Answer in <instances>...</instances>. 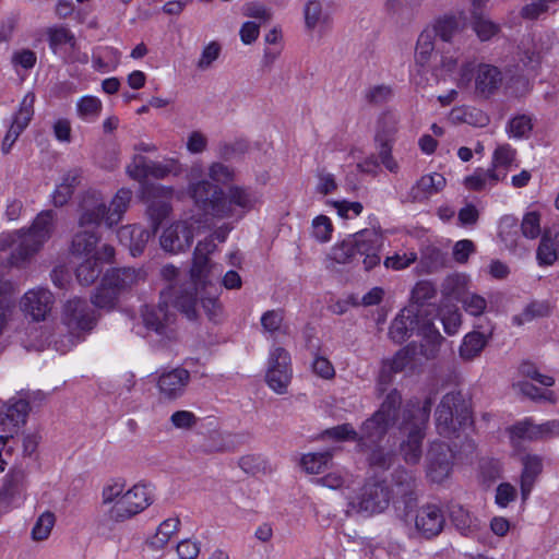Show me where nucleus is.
I'll return each instance as SVG.
<instances>
[{"label": "nucleus", "instance_id": "nucleus-1", "mask_svg": "<svg viewBox=\"0 0 559 559\" xmlns=\"http://www.w3.org/2000/svg\"><path fill=\"white\" fill-rule=\"evenodd\" d=\"M160 276L166 286L160 290V298L173 306L188 320L199 318V306L210 321L219 322L223 319V305L216 294L209 287L187 276H182L178 267L166 264L160 269Z\"/></svg>", "mask_w": 559, "mask_h": 559}, {"label": "nucleus", "instance_id": "nucleus-2", "mask_svg": "<svg viewBox=\"0 0 559 559\" xmlns=\"http://www.w3.org/2000/svg\"><path fill=\"white\" fill-rule=\"evenodd\" d=\"M402 401L400 391L393 389L385 395L379 408L361 424L359 432L350 424H343L328 429L325 433L338 441H357L360 450L368 443L378 444L397 423Z\"/></svg>", "mask_w": 559, "mask_h": 559}, {"label": "nucleus", "instance_id": "nucleus-3", "mask_svg": "<svg viewBox=\"0 0 559 559\" xmlns=\"http://www.w3.org/2000/svg\"><path fill=\"white\" fill-rule=\"evenodd\" d=\"M189 194L201 211L217 218L231 216L234 206L248 212L259 202L258 194L249 188L231 186L225 193L209 180L191 183Z\"/></svg>", "mask_w": 559, "mask_h": 559}, {"label": "nucleus", "instance_id": "nucleus-4", "mask_svg": "<svg viewBox=\"0 0 559 559\" xmlns=\"http://www.w3.org/2000/svg\"><path fill=\"white\" fill-rule=\"evenodd\" d=\"M431 407L432 401L430 397H427L421 405L408 402L404 407L401 428L407 430L408 435L407 440L401 445V451L407 463L416 464L421 457V443Z\"/></svg>", "mask_w": 559, "mask_h": 559}, {"label": "nucleus", "instance_id": "nucleus-5", "mask_svg": "<svg viewBox=\"0 0 559 559\" xmlns=\"http://www.w3.org/2000/svg\"><path fill=\"white\" fill-rule=\"evenodd\" d=\"M56 213L52 210L40 212L27 231H21L14 240L11 263L20 265L37 252L51 237L55 228Z\"/></svg>", "mask_w": 559, "mask_h": 559}, {"label": "nucleus", "instance_id": "nucleus-6", "mask_svg": "<svg viewBox=\"0 0 559 559\" xmlns=\"http://www.w3.org/2000/svg\"><path fill=\"white\" fill-rule=\"evenodd\" d=\"M436 428L440 436L451 438L459 427L471 420L468 403L460 391L443 395L436 408Z\"/></svg>", "mask_w": 559, "mask_h": 559}, {"label": "nucleus", "instance_id": "nucleus-7", "mask_svg": "<svg viewBox=\"0 0 559 559\" xmlns=\"http://www.w3.org/2000/svg\"><path fill=\"white\" fill-rule=\"evenodd\" d=\"M391 491L383 481H367L359 492L348 498V512L371 515L389 507Z\"/></svg>", "mask_w": 559, "mask_h": 559}, {"label": "nucleus", "instance_id": "nucleus-8", "mask_svg": "<svg viewBox=\"0 0 559 559\" xmlns=\"http://www.w3.org/2000/svg\"><path fill=\"white\" fill-rule=\"evenodd\" d=\"M152 489L143 484H136L124 490L109 509V519L116 523H121L140 514L153 503Z\"/></svg>", "mask_w": 559, "mask_h": 559}, {"label": "nucleus", "instance_id": "nucleus-9", "mask_svg": "<svg viewBox=\"0 0 559 559\" xmlns=\"http://www.w3.org/2000/svg\"><path fill=\"white\" fill-rule=\"evenodd\" d=\"M474 74V93L481 98H489L493 95L502 84V73L496 66L480 63L475 72L472 63L462 66L457 85L460 87L467 86Z\"/></svg>", "mask_w": 559, "mask_h": 559}, {"label": "nucleus", "instance_id": "nucleus-10", "mask_svg": "<svg viewBox=\"0 0 559 559\" xmlns=\"http://www.w3.org/2000/svg\"><path fill=\"white\" fill-rule=\"evenodd\" d=\"M29 412V404L26 400L20 399L11 401L7 407L4 415L0 414V443L2 449L0 450V469H4L7 464L3 459V452L11 454L12 445H9L14 439V435L19 431V428L25 425Z\"/></svg>", "mask_w": 559, "mask_h": 559}, {"label": "nucleus", "instance_id": "nucleus-11", "mask_svg": "<svg viewBox=\"0 0 559 559\" xmlns=\"http://www.w3.org/2000/svg\"><path fill=\"white\" fill-rule=\"evenodd\" d=\"M98 317L86 300L81 298H72L68 300L62 310V323L67 326L70 334L80 338L82 334L91 332Z\"/></svg>", "mask_w": 559, "mask_h": 559}, {"label": "nucleus", "instance_id": "nucleus-12", "mask_svg": "<svg viewBox=\"0 0 559 559\" xmlns=\"http://www.w3.org/2000/svg\"><path fill=\"white\" fill-rule=\"evenodd\" d=\"M397 132V118L393 114H383L378 122L376 143L378 158L381 164L393 174L400 169L397 160L392 155L393 143Z\"/></svg>", "mask_w": 559, "mask_h": 559}, {"label": "nucleus", "instance_id": "nucleus-13", "mask_svg": "<svg viewBox=\"0 0 559 559\" xmlns=\"http://www.w3.org/2000/svg\"><path fill=\"white\" fill-rule=\"evenodd\" d=\"M78 225L80 228H97L106 223L107 203L104 195L96 190L85 191L79 203Z\"/></svg>", "mask_w": 559, "mask_h": 559}, {"label": "nucleus", "instance_id": "nucleus-14", "mask_svg": "<svg viewBox=\"0 0 559 559\" xmlns=\"http://www.w3.org/2000/svg\"><path fill=\"white\" fill-rule=\"evenodd\" d=\"M292 379L290 355L283 347H275L269 357L266 382L278 394H284Z\"/></svg>", "mask_w": 559, "mask_h": 559}, {"label": "nucleus", "instance_id": "nucleus-15", "mask_svg": "<svg viewBox=\"0 0 559 559\" xmlns=\"http://www.w3.org/2000/svg\"><path fill=\"white\" fill-rule=\"evenodd\" d=\"M356 255H364V265L367 271L380 263V249L383 237L377 229H362L352 235Z\"/></svg>", "mask_w": 559, "mask_h": 559}, {"label": "nucleus", "instance_id": "nucleus-16", "mask_svg": "<svg viewBox=\"0 0 559 559\" xmlns=\"http://www.w3.org/2000/svg\"><path fill=\"white\" fill-rule=\"evenodd\" d=\"M216 250L213 239L199 241L193 251L192 265L189 274L186 275L209 287L210 277L213 275L215 264L209 258Z\"/></svg>", "mask_w": 559, "mask_h": 559}, {"label": "nucleus", "instance_id": "nucleus-17", "mask_svg": "<svg viewBox=\"0 0 559 559\" xmlns=\"http://www.w3.org/2000/svg\"><path fill=\"white\" fill-rule=\"evenodd\" d=\"M193 225L187 221H179L167 227L159 239L160 247L170 253L188 250L194 238Z\"/></svg>", "mask_w": 559, "mask_h": 559}, {"label": "nucleus", "instance_id": "nucleus-18", "mask_svg": "<svg viewBox=\"0 0 559 559\" xmlns=\"http://www.w3.org/2000/svg\"><path fill=\"white\" fill-rule=\"evenodd\" d=\"M190 379V372L185 368H175L163 372L157 380L160 397L166 401H176L182 397Z\"/></svg>", "mask_w": 559, "mask_h": 559}, {"label": "nucleus", "instance_id": "nucleus-19", "mask_svg": "<svg viewBox=\"0 0 559 559\" xmlns=\"http://www.w3.org/2000/svg\"><path fill=\"white\" fill-rule=\"evenodd\" d=\"M25 473L21 468H13L4 477L0 489V512H8L24 499Z\"/></svg>", "mask_w": 559, "mask_h": 559}, {"label": "nucleus", "instance_id": "nucleus-20", "mask_svg": "<svg viewBox=\"0 0 559 559\" xmlns=\"http://www.w3.org/2000/svg\"><path fill=\"white\" fill-rule=\"evenodd\" d=\"M53 304L52 294L46 288H35L26 292L22 298L23 311L34 321H41L51 310Z\"/></svg>", "mask_w": 559, "mask_h": 559}, {"label": "nucleus", "instance_id": "nucleus-21", "mask_svg": "<svg viewBox=\"0 0 559 559\" xmlns=\"http://www.w3.org/2000/svg\"><path fill=\"white\" fill-rule=\"evenodd\" d=\"M168 308V302L160 297L157 306H143L141 314L144 325L159 335H167L169 324L175 320V313Z\"/></svg>", "mask_w": 559, "mask_h": 559}, {"label": "nucleus", "instance_id": "nucleus-22", "mask_svg": "<svg viewBox=\"0 0 559 559\" xmlns=\"http://www.w3.org/2000/svg\"><path fill=\"white\" fill-rule=\"evenodd\" d=\"M444 523L443 512L436 504L423 506L416 513V530L426 538L439 535L443 530Z\"/></svg>", "mask_w": 559, "mask_h": 559}, {"label": "nucleus", "instance_id": "nucleus-23", "mask_svg": "<svg viewBox=\"0 0 559 559\" xmlns=\"http://www.w3.org/2000/svg\"><path fill=\"white\" fill-rule=\"evenodd\" d=\"M450 449L444 444H435L428 455V476L433 483H442L447 479L452 471V455L449 454Z\"/></svg>", "mask_w": 559, "mask_h": 559}, {"label": "nucleus", "instance_id": "nucleus-24", "mask_svg": "<svg viewBox=\"0 0 559 559\" xmlns=\"http://www.w3.org/2000/svg\"><path fill=\"white\" fill-rule=\"evenodd\" d=\"M559 259V224L545 228L536 250L539 266L552 265Z\"/></svg>", "mask_w": 559, "mask_h": 559}, {"label": "nucleus", "instance_id": "nucleus-25", "mask_svg": "<svg viewBox=\"0 0 559 559\" xmlns=\"http://www.w3.org/2000/svg\"><path fill=\"white\" fill-rule=\"evenodd\" d=\"M103 277L108 285L122 294L144 282L146 273L142 269L117 267L108 270Z\"/></svg>", "mask_w": 559, "mask_h": 559}, {"label": "nucleus", "instance_id": "nucleus-26", "mask_svg": "<svg viewBox=\"0 0 559 559\" xmlns=\"http://www.w3.org/2000/svg\"><path fill=\"white\" fill-rule=\"evenodd\" d=\"M154 229H145L140 225H127L121 227L117 236L120 242L129 246L130 252L133 257L140 255L150 240L155 234Z\"/></svg>", "mask_w": 559, "mask_h": 559}, {"label": "nucleus", "instance_id": "nucleus-27", "mask_svg": "<svg viewBox=\"0 0 559 559\" xmlns=\"http://www.w3.org/2000/svg\"><path fill=\"white\" fill-rule=\"evenodd\" d=\"M418 325V316L413 309H403L392 321L389 335L397 344L412 336Z\"/></svg>", "mask_w": 559, "mask_h": 559}, {"label": "nucleus", "instance_id": "nucleus-28", "mask_svg": "<svg viewBox=\"0 0 559 559\" xmlns=\"http://www.w3.org/2000/svg\"><path fill=\"white\" fill-rule=\"evenodd\" d=\"M82 181V170L80 168H73L68 170L61 178L59 185L51 194L52 204L56 207L66 205L72 198L75 189Z\"/></svg>", "mask_w": 559, "mask_h": 559}, {"label": "nucleus", "instance_id": "nucleus-29", "mask_svg": "<svg viewBox=\"0 0 559 559\" xmlns=\"http://www.w3.org/2000/svg\"><path fill=\"white\" fill-rule=\"evenodd\" d=\"M493 332V326L488 324L481 331H473L465 335L460 346V356L464 360H472L477 357L487 345Z\"/></svg>", "mask_w": 559, "mask_h": 559}, {"label": "nucleus", "instance_id": "nucleus-30", "mask_svg": "<svg viewBox=\"0 0 559 559\" xmlns=\"http://www.w3.org/2000/svg\"><path fill=\"white\" fill-rule=\"evenodd\" d=\"M447 185V180L443 175L439 173H432L424 175L412 187L411 198L413 201H425L431 195L440 192Z\"/></svg>", "mask_w": 559, "mask_h": 559}, {"label": "nucleus", "instance_id": "nucleus-31", "mask_svg": "<svg viewBox=\"0 0 559 559\" xmlns=\"http://www.w3.org/2000/svg\"><path fill=\"white\" fill-rule=\"evenodd\" d=\"M418 335L423 336L427 346L421 344L419 346L420 354L426 359H433L437 356L438 346L440 345L443 337L439 333L438 329L429 320H420L418 318V325L416 326Z\"/></svg>", "mask_w": 559, "mask_h": 559}, {"label": "nucleus", "instance_id": "nucleus-32", "mask_svg": "<svg viewBox=\"0 0 559 559\" xmlns=\"http://www.w3.org/2000/svg\"><path fill=\"white\" fill-rule=\"evenodd\" d=\"M450 519L463 536L475 537L481 528V522L460 504L451 507Z\"/></svg>", "mask_w": 559, "mask_h": 559}, {"label": "nucleus", "instance_id": "nucleus-33", "mask_svg": "<svg viewBox=\"0 0 559 559\" xmlns=\"http://www.w3.org/2000/svg\"><path fill=\"white\" fill-rule=\"evenodd\" d=\"M523 471L521 474V496L525 501L543 471V462L538 455L527 454L522 457Z\"/></svg>", "mask_w": 559, "mask_h": 559}, {"label": "nucleus", "instance_id": "nucleus-34", "mask_svg": "<svg viewBox=\"0 0 559 559\" xmlns=\"http://www.w3.org/2000/svg\"><path fill=\"white\" fill-rule=\"evenodd\" d=\"M305 24L307 29L313 31L317 27L329 28L332 25V16L323 10L322 3L318 0H309L304 9Z\"/></svg>", "mask_w": 559, "mask_h": 559}, {"label": "nucleus", "instance_id": "nucleus-35", "mask_svg": "<svg viewBox=\"0 0 559 559\" xmlns=\"http://www.w3.org/2000/svg\"><path fill=\"white\" fill-rule=\"evenodd\" d=\"M132 191L127 188H121L112 198L109 206H107L106 225L112 227L117 225L123 217V214L129 207L131 202Z\"/></svg>", "mask_w": 559, "mask_h": 559}, {"label": "nucleus", "instance_id": "nucleus-36", "mask_svg": "<svg viewBox=\"0 0 559 559\" xmlns=\"http://www.w3.org/2000/svg\"><path fill=\"white\" fill-rule=\"evenodd\" d=\"M99 236L96 228H81L76 231L71 242V253L74 255H90L96 249Z\"/></svg>", "mask_w": 559, "mask_h": 559}, {"label": "nucleus", "instance_id": "nucleus-37", "mask_svg": "<svg viewBox=\"0 0 559 559\" xmlns=\"http://www.w3.org/2000/svg\"><path fill=\"white\" fill-rule=\"evenodd\" d=\"M552 312V306L547 300H533L523 309V311L512 318L516 325H523L535 319L547 318Z\"/></svg>", "mask_w": 559, "mask_h": 559}, {"label": "nucleus", "instance_id": "nucleus-38", "mask_svg": "<svg viewBox=\"0 0 559 559\" xmlns=\"http://www.w3.org/2000/svg\"><path fill=\"white\" fill-rule=\"evenodd\" d=\"M119 296L120 293H118L111 285H108L103 277L100 285L91 296V301L96 308L110 311L117 306Z\"/></svg>", "mask_w": 559, "mask_h": 559}, {"label": "nucleus", "instance_id": "nucleus-39", "mask_svg": "<svg viewBox=\"0 0 559 559\" xmlns=\"http://www.w3.org/2000/svg\"><path fill=\"white\" fill-rule=\"evenodd\" d=\"M180 520L178 518H169L163 521L157 527L155 535L147 542L148 546L154 550L163 549L178 532Z\"/></svg>", "mask_w": 559, "mask_h": 559}, {"label": "nucleus", "instance_id": "nucleus-40", "mask_svg": "<svg viewBox=\"0 0 559 559\" xmlns=\"http://www.w3.org/2000/svg\"><path fill=\"white\" fill-rule=\"evenodd\" d=\"M392 493L400 497H407L413 492L415 478L412 472L405 468H396L392 474Z\"/></svg>", "mask_w": 559, "mask_h": 559}, {"label": "nucleus", "instance_id": "nucleus-41", "mask_svg": "<svg viewBox=\"0 0 559 559\" xmlns=\"http://www.w3.org/2000/svg\"><path fill=\"white\" fill-rule=\"evenodd\" d=\"M417 346L409 344L406 347L400 349L394 357L384 365V368L389 366L392 372H401L408 367H413L415 362V356L417 355Z\"/></svg>", "mask_w": 559, "mask_h": 559}, {"label": "nucleus", "instance_id": "nucleus-42", "mask_svg": "<svg viewBox=\"0 0 559 559\" xmlns=\"http://www.w3.org/2000/svg\"><path fill=\"white\" fill-rule=\"evenodd\" d=\"M472 16L473 29L481 41H487L499 33L500 26L484 16L481 13L472 11Z\"/></svg>", "mask_w": 559, "mask_h": 559}, {"label": "nucleus", "instance_id": "nucleus-43", "mask_svg": "<svg viewBox=\"0 0 559 559\" xmlns=\"http://www.w3.org/2000/svg\"><path fill=\"white\" fill-rule=\"evenodd\" d=\"M102 273V263L97 262V259L92 257L84 260L75 271L76 278L81 285H92Z\"/></svg>", "mask_w": 559, "mask_h": 559}, {"label": "nucleus", "instance_id": "nucleus-44", "mask_svg": "<svg viewBox=\"0 0 559 559\" xmlns=\"http://www.w3.org/2000/svg\"><path fill=\"white\" fill-rule=\"evenodd\" d=\"M103 104L99 98L92 95L81 97L76 103V112L86 121H94L100 115Z\"/></svg>", "mask_w": 559, "mask_h": 559}, {"label": "nucleus", "instance_id": "nucleus-45", "mask_svg": "<svg viewBox=\"0 0 559 559\" xmlns=\"http://www.w3.org/2000/svg\"><path fill=\"white\" fill-rule=\"evenodd\" d=\"M433 49V34L430 31H424L417 39L415 50L416 63L420 67H425L429 62Z\"/></svg>", "mask_w": 559, "mask_h": 559}, {"label": "nucleus", "instance_id": "nucleus-46", "mask_svg": "<svg viewBox=\"0 0 559 559\" xmlns=\"http://www.w3.org/2000/svg\"><path fill=\"white\" fill-rule=\"evenodd\" d=\"M34 103L35 95L33 93H27L23 97L19 111L14 115L12 120V124L16 126L17 129L25 130L29 124L34 116Z\"/></svg>", "mask_w": 559, "mask_h": 559}, {"label": "nucleus", "instance_id": "nucleus-47", "mask_svg": "<svg viewBox=\"0 0 559 559\" xmlns=\"http://www.w3.org/2000/svg\"><path fill=\"white\" fill-rule=\"evenodd\" d=\"M457 300L463 309L473 317L481 316L487 309V300L476 293L466 292L459 296Z\"/></svg>", "mask_w": 559, "mask_h": 559}, {"label": "nucleus", "instance_id": "nucleus-48", "mask_svg": "<svg viewBox=\"0 0 559 559\" xmlns=\"http://www.w3.org/2000/svg\"><path fill=\"white\" fill-rule=\"evenodd\" d=\"M331 259L340 264H346L354 261L356 253L352 236L336 243L330 254Z\"/></svg>", "mask_w": 559, "mask_h": 559}, {"label": "nucleus", "instance_id": "nucleus-49", "mask_svg": "<svg viewBox=\"0 0 559 559\" xmlns=\"http://www.w3.org/2000/svg\"><path fill=\"white\" fill-rule=\"evenodd\" d=\"M459 31V22L455 16L447 15L439 19L431 32L435 36L440 37L443 41H450L454 34Z\"/></svg>", "mask_w": 559, "mask_h": 559}, {"label": "nucleus", "instance_id": "nucleus-50", "mask_svg": "<svg viewBox=\"0 0 559 559\" xmlns=\"http://www.w3.org/2000/svg\"><path fill=\"white\" fill-rule=\"evenodd\" d=\"M331 460L329 452L309 453L301 457V466L309 474H319L328 465Z\"/></svg>", "mask_w": 559, "mask_h": 559}, {"label": "nucleus", "instance_id": "nucleus-51", "mask_svg": "<svg viewBox=\"0 0 559 559\" xmlns=\"http://www.w3.org/2000/svg\"><path fill=\"white\" fill-rule=\"evenodd\" d=\"M171 206L167 201L153 200L147 206V215L152 223V228L157 231L160 223L170 213Z\"/></svg>", "mask_w": 559, "mask_h": 559}, {"label": "nucleus", "instance_id": "nucleus-52", "mask_svg": "<svg viewBox=\"0 0 559 559\" xmlns=\"http://www.w3.org/2000/svg\"><path fill=\"white\" fill-rule=\"evenodd\" d=\"M56 518L55 514L47 511L44 512L36 521L33 530L32 537L34 540L40 542L48 538L50 532L55 525Z\"/></svg>", "mask_w": 559, "mask_h": 559}, {"label": "nucleus", "instance_id": "nucleus-53", "mask_svg": "<svg viewBox=\"0 0 559 559\" xmlns=\"http://www.w3.org/2000/svg\"><path fill=\"white\" fill-rule=\"evenodd\" d=\"M283 322H284V311L276 309V310H269L264 312L261 317V325L263 330L267 333L274 334L276 332H283L286 333L283 330Z\"/></svg>", "mask_w": 559, "mask_h": 559}, {"label": "nucleus", "instance_id": "nucleus-54", "mask_svg": "<svg viewBox=\"0 0 559 559\" xmlns=\"http://www.w3.org/2000/svg\"><path fill=\"white\" fill-rule=\"evenodd\" d=\"M532 127L531 118L525 115H520L509 121L507 131L510 136L521 139L530 134Z\"/></svg>", "mask_w": 559, "mask_h": 559}, {"label": "nucleus", "instance_id": "nucleus-55", "mask_svg": "<svg viewBox=\"0 0 559 559\" xmlns=\"http://www.w3.org/2000/svg\"><path fill=\"white\" fill-rule=\"evenodd\" d=\"M209 177L216 183L227 185L235 180V170L228 165L216 162L209 167Z\"/></svg>", "mask_w": 559, "mask_h": 559}, {"label": "nucleus", "instance_id": "nucleus-56", "mask_svg": "<svg viewBox=\"0 0 559 559\" xmlns=\"http://www.w3.org/2000/svg\"><path fill=\"white\" fill-rule=\"evenodd\" d=\"M521 230L523 236L528 239L537 238L542 234L540 215L537 212L526 213L521 223Z\"/></svg>", "mask_w": 559, "mask_h": 559}, {"label": "nucleus", "instance_id": "nucleus-57", "mask_svg": "<svg viewBox=\"0 0 559 559\" xmlns=\"http://www.w3.org/2000/svg\"><path fill=\"white\" fill-rule=\"evenodd\" d=\"M148 165L150 160L144 156L135 155L127 166V174L136 181H143L148 177Z\"/></svg>", "mask_w": 559, "mask_h": 559}, {"label": "nucleus", "instance_id": "nucleus-58", "mask_svg": "<svg viewBox=\"0 0 559 559\" xmlns=\"http://www.w3.org/2000/svg\"><path fill=\"white\" fill-rule=\"evenodd\" d=\"M496 182L498 177L493 170H477L472 176L465 178V186L471 190L483 189L488 181Z\"/></svg>", "mask_w": 559, "mask_h": 559}, {"label": "nucleus", "instance_id": "nucleus-59", "mask_svg": "<svg viewBox=\"0 0 559 559\" xmlns=\"http://www.w3.org/2000/svg\"><path fill=\"white\" fill-rule=\"evenodd\" d=\"M538 428L539 425H534L532 421L525 420L514 425L511 428V433L522 439H543V432Z\"/></svg>", "mask_w": 559, "mask_h": 559}, {"label": "nucleus", "instance_id": "nucleus-60", "mask_svg": "<svg viewBox=\"0 0 559 559\" xmlns=\"http://www.w3.org/2000/svg\"><path fill=\"white\" fill-rule=\"evenodd\" d=\"M393 459L394 455L392 452L377 448L369 454L368 463L372 468L385 471L392 465Z\"/></svg>", "mask_w": 559, "mask_h": 559}, {"label": "nucleus", "instance_id": "nucleus-61", "mask_svg": "<svg viewBox=\"0 0 559 559\" xmlns=\"http://www.w3.org/2000/svg\"><path fill=\"white\" fill-rule=\"evenodd\" d=\"M170 423L177 429L190 430L198 425L199 418L192 412L177 411L171 414Z\"/></svg>", "mask_w": 559, "mask_h": 559}, {"label": "nucleus", "instance_id": "nucleus-62", "mask_svg": "<svg viewBox=\"0 0 559 559\" xmlns=\"http://www.w3.org/2000/svg\"><path fill=\"white\" fill-rule=\"evenodd\" d=\"M221 45L217 41H211L206 45L201 53V57L197 63L200 70L209 69L212 63L219 57Z\"/></svg>", "mask_w": 559, "mask_h": 559}, {"label": "nucleus", "instance_id": "nucleus-63", "mask_svg": "<svg viewBox=\"0 0 559 559\" xmlns=\"http://www.w3.org/2000/svg\"><path fill=\"white\" fill-rule=\"evenodd\" d=\"M311 367L313 373L322 379L330 380L335 376V369L333 365L328 358L323 356L316 355Z\"/></svg>", "mask_w": 559, "mask_h": 559}, {"label": "nucleus", "instance_id": "nucleus-64", "mask_svg": "<svg viewBox=\"0 0 559 559\" xmlns=\"http://www.w3.org/2000/svg\"><path fill=\"white\" fill-rule=\"evenodd\" d=\"M126 490V484L122 480H114L110 484H107L103 488L102 497L104 503H115L118 499L121 498Z\"/></svg>", "mask_w": 559, "mask_h": 559}]
</instances>
